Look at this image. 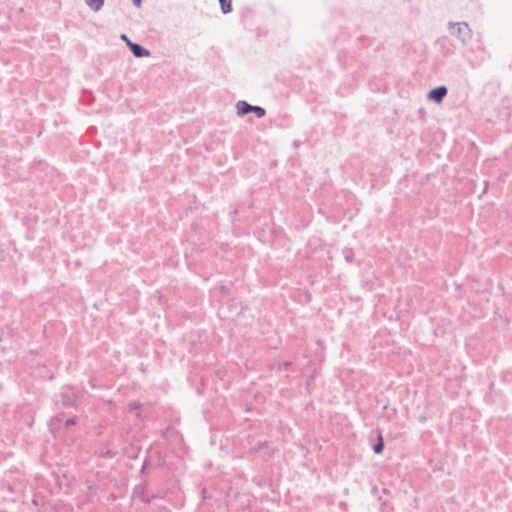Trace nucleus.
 Returning <instances> with one entry per match:
<instances>
[{
    "instance_id": "nucleus-1",
    "label": "nucleus",
    "mask_w": 512,
    "mask_h": 512,
    "mask_svg": "<svg viewBox=\"0 0 512 512\" xmlns=\"http://www.w3.org/2000/svg\"><path fill=\"white\" fill-rule=\"evenodd\" d=\"M449 32L464 45L468 44L473 37V31L466 22H450Z\"/></svg>"
},
{
    "instance_id": "nucleus-2",
    "label": "nucleus",
    "mask_w": 512,
    "mask_h": 512,
    "mask_svg": "<svg viewBox=\"0 0 512 512\" xmlns=\"http://www.w3.org/2000/svg\"><path fill=\"white\" fill-rule=\"evenodd\" d=\"M236 109H237V114L239 116H243L247 113H250V112H253L256 114V116L258 118H262L265 116L266 114V111L263 107L261 106H256V105H251L249 103H247L246 101H243V100H240L236 103Z\"/></svg>"
},
{
    "instance_id": "nucleus-3",
    "label": "nucleus",
    "mask_w": 512,
    "mask_h": 512,
    "mask_svg": "<svg viewBox=\"0 0 512 512\" xmlns=\"http://www.w3.org/2000/svg\"><path fill=\"white\" fill-rule=\"evenodd\" d=\"M447 92H448V89L445 86H439V87L432 89L429 92L428 97L431 100H433L437 103H440L443 100V98L447 95Z\"/></svg>"
},
{
    "instance_id": "nucleus-4",
    "label": "nucleus",
    "mask_w": 512,
    "mask_h": 512,
    "mask_svg": "<svg viewBox=\"0 0 512 512\" xmlns=\"http://www.w3.org/2000/svg\"><path fill=\"white\" fill-rule=\"evenodd\" d=\"M129 48L132 54L137 58L150 56V51L137 43L129 42Z\"/></svg>"
},
{
    "instance_id": "nucleus-5",
    "label": "nucleus",
    "mask_w": 512,
    "mask_h": 512,
    "mask_svg": "<svg viewBox=\"0 0 512 512\" xmlns=\"http://www.w3.org/2000/svg\"><path fill=\"white\" fill-rule=\"evenodd\" d=\"M105 0H85V4L94 12L100 11L104 6Z\"/></svg>"
},
{
    "instance_id": "nucleus-6",
    "label": "nucleus",
    "mask_w": 512,
    "mask_h": 512,
    "mask_svg": "<svg viewBox=\"0 0 512 512\" xmlns=\"http://www.w3.org/2000/svg\"><path fill=\"white\" fill-rule=\"evenodd\" d=\"M221 11L224 14L230 13L232 11L231 0H219Z\"/></svg>"
},
{
    "instance_id": "nucleus-7",
    "label": "nucleus",
    "mask_w": 512,
    "mask_h": 512,
    "mask_svg": "<svg viewBox=\"0 0 512 512\" xmlns=\"http://www.w3.org/2000/svg\"><path fill=\"white\" fill-rule=\"evenodd\" d=\"M383 448H384V445L382 442V437L379 436V442L377 444H375L373 447L374 452L378 454V453L382 452Z\"/></svg>"
},
{
    "instance_id": "nucleus-8",
    "label": "nucleus",
    "mask_w": 512,
    "mask_h": 512,
    "mask_svg": "<svg viewBox=\"0 0 512 512\" xmlns=\"http://www.w3.org/2000/svg\"><path fill=\"white\" fill-rule=\"evenodd\" d=\"M120 38L126 42L127 46L129 47V42H132L126 34H122Z\"/></svg>"
},
{
    "instance_id": "nucleus-9",
    "label": "nucleus",
    "mask_w": 512,
    "mask_h": 512,
    "mask_svg": "<svg viewBox=\"0 0 512 512\" xmlns=\"http://www.w3.org/2000/svg\"><path fill=\"white\" fill-rule=\"evenodd\" d=\"M75 424V419L74 418H69L66 420V425L67 426H71V425H74Z\"/></svg>"
},
{
    "instance_id": "nucleus-10",
    "label": "nucleus",
    "mask_w": 512,
    "mask_h": 512,
    "mask_svg": "<svg viewBox=\"0 0 512 512\" xmlns=\"http://www.w3.org/2000/svg\"><path fill=\"white\" fill-rule=\"evenodd\" d=\"M135 7L139 8L142 4V0H132Z\"/></svg>"
},
{
    "instance_id": "nucleus-11",
    "label": "nucleus",
    "mask_w": 512,
    "mask_h": 512,
    "mask_svg": "<svg viewBox=\"0 0 512 512\" xmlns=\"http://www.w3.org/2000/svg\"><path fill=\"white\" fill-rule=\"evenodd\" d=\"M138 407V403H131L130 404V409H136Z\"/></svg>"
},
{
    "instance_id": "nucleus-12",
    "label": "nucleus",
    "mask_w": 512,
    "mask_h": 512,
    "mask_svg": "<svg viewBox=\"0 0 512 512\" xmlns=\"http://www.w3.org/2000/svg\"><path fill=\"white\" fill-rule=\"evenodd\" d=\"M64 403H65L66 405H72V404H73V402H72L70 399H68V401H64Z\"/></svg>"
}]
</instances>
